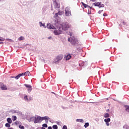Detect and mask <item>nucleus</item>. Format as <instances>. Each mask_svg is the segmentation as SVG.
<instances>
[{
	"label": "nucleus",
	"instance_id": "f257e3e1",
	"mask_svg": "<svg viewBox=\"0 0 129 129\" xmlns=\"http://www.w3.org/2000/svg\"><path fill=\"white\" fill-rule=\"evenodd\" d=\"M69 42H70L72 45H76L78 44V40L74 37H72L68 38Z\"/></svg>",
	"mask_w": 129,
	"mask_h": 129
},
{
	"label": "nucleus",
	"instance_id": "f03ea898",
	"mask_svg": "<svg viewBox=\"0 0 129 129\" xmlns=\"http://www.w3.org/2000/svg\"><path fill=\"white\" fill-rule=\"evenodd\" d=\"M71 26L67 23H63L62 25V29L63 31H67L70 28Z\"/></svg>",
	"mask_w": 129,
	"mask_h": 129
},
{
	"label": "nucleus",
	"instance_id": "7ed1b4c3",
	"mask_svg": "<svg viewBox=\"0 0 129 129\" xmlns=\"http://www.w3.org/2000/svg\"><path fill=\"white\" fill-rule=\"evenodd\" d=\"M93 6L95 7H99V8H104V5L101 4V2H95L93 4Z\"/></svg>",
	"mask_w": 129,
	"mask_h": 129
},
{
	"label": "nucleus",
	"instance_id": "20e7f679",
	"mask_svg": "<svg viewBox=\"0 0 129 129\" xmlns=\"http://www.w3.org/2000/svg\"><path fill=\"white\" fill-rule=\"evenodd\" d=\"M42 122V117L38 116L34 120V123Z\"/></svg>",
	"mask_w": 129,
	"mask_h": 129
},
{
	"label": "nucleus",
	"instance_id": "39448f33",
	"mask_svg": "<svg viewBox=\"0 0 129 129\" xmlns=\"http://www.w3.org/2000/svg\"><path fill=\"white\" fill-rule=\"evenodd\" d=\"M0 88H1L2 90H8V87L3 83H0Z\"/></svg>",
	"mask_w": 129,
	"mask_h": 129
},
{
	"label": "nucleus",
	"instance_id": "423d86ee",
	"mask_svg": "<svg viewBox=\"0 0 129 129\" xmlns=\"http://www.w3.org/2000/svg\"><path fill=\"white\" fill-rule=\"evenodd\" d=\"M66 12V16L67 17H69V16H71V12H70V10L68 8H66L65 9Z\"/></svg>",
	"mask_w": 129,
	"mask_h": 129
},
{
	"label": "nucleus",
	"instance_id": "0eeeda50",
	"mask_svg": "<svg viewBox=\"0 0 129 129\" xmlns=\"http://www.w3.org/2000/svg\"><path fill=\"white\" fill-rule=\"evenodd\" d=\"M25 86L28 88V92H31V91H32V86L31 85L25 84Z\"/></svg>",
	"mask_w": 129,
	"mask_h": 129
},
{
	"label": "nucleus",
	"instance_id": "6e6552de",
	"mask_svg": "<svg viewBox=\"0 0 129 129\" xmlns=\"http://www.w3.org/2000/svg\"><path fill=\"white\" fill-rule=\"evenodd\" d=\"M53 33L56 35H60V34H62V30H54Z\"/></svg>",
	"mask_w": 129,
	"mask_h": 129
},
{
	"label": "nucleus",
	"instance_id": "1a4fd4ad",
	"mask_svg": "<svg viewBox=\"0 0 129 129\" xmlns=\"http://www.w3.org/2000/svg\"><path fill=\"white\" fill-rule=\"evenodd\" d=\"M22 76H25L24 73H23L22 74H20L18 76L15 77V79H16V80H18V79H19V78H20V77H21Z\"/></svg>",
	"mask_w": 129,
	"mask_h": 129
},
{
	"label": "nucleus",
	"instance_id": "9d476101",
	"mask_svg": "<svg viewBox=\"0 0 129 129\" xmlns=\"http://www.w3.org/2000/svg\"><path fill=\"white\" fill-rule=\"evenodd\" d=\"M46 27L47 29H52L53 30H55V27H54V26L52 25H51L50 24H47Z\"/></svg>",
	"mask_w": 129,
	"mask_h": 129
},
{
	"label": "nucleus",
	"instance_id": "9b49d317",
	"mask_svg": "<svg viewBox=\"0 0 129 129\" xmlns=\"http://www.w3.org/2000/svg\"><path fill=\"white\" fill-rule=\"evenodd\" d=\"M42 120H49L50 118L47 116L41 117Z\"/></svg>",
	"mask_w": 129,
	"mask_h": 129
},
{
	"label": "nucleus",
	"instance_id": "f8f14e48",
	"mask_svg": "<svg viewBox=\"0 0 129 129\" xmlns=\"http://www.w3.org/2000/svg\"><path fill=\"white\" fill-rule=\"evenodd\" d=\"M71 55L70 54H68L67 55L65 56V58L66 60H70V59H71Z\"/></svg>",
	"mask_w": 129,
	"mask_h": 129
},
{
	"label": "nucleus",
	"instance_id": "ddd939ff",
	"mask_svg": "<svg viewBox=\"0 0 129 129\" xmlns=\"http://www.w3.org/2000/svg\"><path fill=\"white\" fill-rule=\"evenodd\" d=\"M62 16L63 15V12L58 11L57 13H55V17H58V16Z\"/></svg>",
	"mask_w": 129,
	"mask_h": 129
},
{
	"label": "nucleus",
	"instance_id": "4468645a",
	"mask_svg": "<svg viewBox=\"0 0 129 129\" xmlns=\"http://www.w3.org/2000/svg\"><path fill=\"white\" fill-rule=\"evenodd\" d=\"M24 99L25 100H26V101H30V100H31L32 99V98L30 97L29 98V99L28 98V96L27 95H26L25 97H24Z\"/></svg>",
	"mask_w": 129,
	"mask_h": 129
},
{
	"label": "nucleus",
	"instance_id": "2eb2a0df",
	"mask_svg": "<svg viewBox=\"0 0 129 129\" xmlns=\"http://www.w3.org/2000/svg\"><path fill=\"white\" fill-rule=\"evenodd\" d=\"M56 59L58 60V61H59L60 60H62V59H63V56L59 55V56H57Z\"/></svg>",
	"mask_w": 129,
	"mask_h": 129
},
{
	"label": "nucleus",
	"instance_id": "dca6fc26",
	"mask_svg": "<svg viewBox=\"0 0 129 129\" xmlns=\"http://www.w3.org/2000/svg\"><path fill=\"white\" fill-rule=\"evenodd\" d=\"M54 5L56 6V8L59 10V8H60V4L57 3V2H54Z\"/></svg>",
	"mask_w": 129,
	"mask_h": 129
},
{
	"label": "nucleus",
	"instance_id": "f3484780",
	"mask_svg": "<svg viewBox=\"0 0 129 129\" xmlns=\"http://www.w3.org/2000/svg\"><path fill=\"white\" fill-rule=\"evenodd\" d=\"M124 107L125 108L126 111H127V112H129V106L125 105Z\"/></svg>",
	"mask_w": 129,
	"mask_h": 129
},
{
	"label": "nucleus",
	"instance_id": "a211bd4d",
	"mask_svg": "<svg viewBox=\"0 0 129 129\" xmlns=\"http://www.w3.org/2000/svg\"><path fill=\"white\" fill-rule=\"evenodd\" d=\"M81 4H82V5L83 6V7L84 8H88V5L84 4V3H83V2H82Z\"/></svg>",
	"mask_w": 129,
	"mask_h": 129
},
{
	"label": "nucleus",
	"instance_id": "6ab92c4d",
	"mask_svg": "<svg viewBox=\"0 0 129 129\" xmlns=\"http://www.w3.org/2000/svg\"><path fill=\"white\" fill-rule=\"evenodd\" d=\"M19 41H23V40H25V37L23 36H21L18 38Z\"/></svg>",
	"mask_w": 129,
	"mask_h": 129
},
{
	"label": "nucleus",
	"instance_id": "aec40b11",
	"mask_svg": "<svg viewBox=\"0 0 129 129\" xmlns=\"http://www.w3.org/2000/svg\"><path fill=\"white\" fill-rule=\"evenodd\" d=\"M29 75H30V72L28 71L24 73V76H29Z\"/></svg>",
	"mask_w": 129,
	"mask_h": 129
},
{
	"label": "nucleus",
	"instance_id": "412c9836",
	"mask_svg": "<svg viewBox=\"0 0 129 129\" xmlns=\"http://www.w3.org/2000/svg\"><path fill=\"white\" fill-rule=\"evenodd\" d=\"M104 121L106 123L109 122V121H110V119L109 118H108L107 119H105Z\"/></svg>",
	"mask_w": 129,
	"mask_h": 129
},
{
	"label": "nucleus",
	"instance_id": "4be33fe9",
	"mask_svg": "<svg viewBox=\"0 0 129 129\" xmlns=\"http://www.w3.org/2000/svg\"><path fill=\"white\" fill-rule=\"evenodd\" d=\"M7 121H8V122H9V123H12V119H11V118H8Z\"/></svg>",
	"mask_w": 129,
	"mask_h": 129
},
{
	"label": "nucleus",
	"instance_id": "5701e85b",
	"mask_svg": "<svg viewBox=\"0 0 129 129\" xmlns=\"http://www.w3.org/2000/svg\"><path fill=\"white\" fill-rule=\"evenodd\" d=\"M104 117L105 118H107V117H109V114H108V113H106L104 114Z\"/></svg>",
	"mask_w": 129,
	"mask_h": 129
},
{
	"label": "nucleus",
	"instance_id": "b1692460",
	"mask_svg": "<svg viewBox=\"0 0 129 129\" xmlns=\"http://www.w3.org/2000/svg\"><path fill=\"white\" fill-rule=\"evenodd\" d=\"M77 121L78 122H83V119H77Z\"/></svg>",
	"mask_w": 129,
	"mask_h": 129
},
{
	"label": "nucleus",
	"instance_id": "393cba45",
	"mask_svg": "<svg viewBox=\"0 0 129 129\" xmlns=\"http://www.w3.org/2000/svg\"><path fill=\"white\" fill-rule=\"evenodd\" d=\"M12 120H13V121H15V120H17V116H13Z\"/></svg>",
	"mask_w": 129,
	"mask_h": 129
},
{
	"label": "nucleus",
	"instance_id": "a878e982",
	"mask_svg": "<svg viewBox=\"0 0 129 129\" xmlns=\"http://www.w3.org/2000/svg\"><path fill=\"white\" fill-rule=\"evenodd\" d=\"M39 25L40 27H45V28H46V27L45 26V24H42V23L41 22H39Z\"/></svg>",
	"mask_w": 129,
	"mask_h": 129
},
{
	"label": "nucleus",
	"instance_id": "bb28decb",
	"mask_svg": "<svg viewBox=\"0 0 129 129\" xmlns=\"http://www.w3.org/2000/svg\"><path fill=\"white\" fill-rule=\"evenodd\" d=\"M5 126H6L7 127H11V124H10V123H6L5 124Z\"/></svg>",
	"mask_w": 129,
	"mask_h": 129
},
{
	"label": "nucleus",
	"instance_id": "cd10ccee",
	"mask_svg": "<svg viewBox=\"0 0 129 129\" xmlns=\"http://www.w3.org/2000/svg\"><path fill=\"white\" fill-rule=\"evenodd\" d=\"M84 126L86 128L88 127V126H89V123H88V122L85 123Z\"/></svg>",
	"mask_w": 129,
	"mask_h": 129
},
{
	"label": "nucleus",
	"instance_id": "c85d7f7f",
	"mask_svg": "<svg viewBox=\"0 0 129 129\" xmlns=\"http://www.w3.org/2000/svg\"><path fill=\"white\" fill-rule=\"evenodd\" d=\"M52 128H53V129H58V126L57 125H53L52 126Z\"/></svg>",
	"mask_w": 129,
	"mask_h": 129
},
{
	"label": "nucleus",
	"instance_id": "c756f323",
	"mask_svg": "<svg viewBox=\"0 0 129 129\" xmlns=\"http://www.w3.org/2000/svg\"><path fill=\"white\" fill-rule=\"evenodd\" d=\"M19 128H21V129H25V126H22V125H20L19 126Z\"/></svg>",
	"mask_w": 129,
	"mask_h": 129
},
{
	"label": "nucleus",
	"instance_id": "7c9ffc66",
	"mask_svg": "<svg viewBox=\"0 0 129 129\" xmlns=\"http://www.w3.org/2000/svg\"><path fill=\"white\" fill-rule=\"evenodd\" d=\"M42 126L43 127H48V125L46 123L43 124Z\"/></svg>",
	"mask_w": 129,
	"mask_h": 129
},
{
	"label": "nucleus",
	"instance_id": "2f4dec72",
	"mask_svg": "<svg viewBox=\"0 0 129 129\" xmlns=\"http://www.w3.org/2000/svg\"><path fill=\"white\" fill-rule=\"evenodd\" d=\"M62 129H67V126L64 125L62 127Z\"/></svg>",
	"mask_w": 129,
	"mask_h": 129
},
{
	"label": "nucleus",
	"instance_id": "473e14b6",
	"mask_svg": "<svg viewBox=\"0 0 129 129\" xmlns=\"http://www.w3.org/2000/svg\"><path fill=\"white\" fill-rule=\"evenodd\" d=\"M0 41H5V39L3 37H0Z\"/></svg>",
	"mask_w": 129,
	"mask_h": 129
},
{
	"label": "nucleus",
	"instance_id": "72a5a7b5",
	"mask_svg": "<svg viewBox=\"0 0 129 129\" xmlns=\"http://www.w3.org/2000/svg\"><path fill=\"white\" fill-rule=\"evenodd\" d=\"M103 16L104 17H107V14H106V13H104Z\"/></svg>",
	"mask_w": 129,
	"mask_h": 129
},
{
	"label": "nucleus",
	"instance_id": "f704fd0d",
	"mask_svg": "<svg viewBox=\"0 0 129 129\" xmlns=\"http://www.w3.org/2000/svg\"><path fill=\"white\" fill-rule=\"evenodd\" d=\"M122 24H123V25H126V22H124V21H123V22H122Z\"/></svg>",
	"mask_w": 129,
	"mask_h": 129
},
{
	"label": "nucleus",
	"instance_id": "c9c22d12",
	"mask_svg": "<svg viewBox=\"0 0 129 129\" xmlns=\"http://www.w3.org/2000/svg\"><path fill=\"white\" fill-rule=\"evenodd\" d=\"M88 8H89L90 10L92 9V7L88 6Z\"/></svg>",
	"mask_w": 129,
	"mask_h": 129
},
{
	"label": "nucleus",
	"instance_id": "e433bc0d",
	"mask_svg": "<svg viewBox=\"0 0 129 129\" xmlns=\"http://www.w3.org/2000/svg\"><path fill=\"white\" fill-rule=\"evenodd\" d=\"M7 40H8V41H9V42H12V41H13V40H12V39H7Z\"/></svg>",
	"mask_w": 129,
	"mask_h": 129
},
{
	"label": "nucleus",
	"instance_id": "4c0bfd02",
	"mask_svg": "<svg viewBox=\"0 0 129 129\" xmlns=\"http://www.w3.org/2000/svg\"><path fill=\"white\" fill-rule=\"evenodd\" d=\"M102 11H99V12H98V13H99V14H101V12H102Z\"/></svg>",
	"mask_w": 129,
	"mask_h": 129
},
{
	"label": "nucleus",
	"instance_id": "58836bf2",
	"mask_svg": "<svg viewBox=\"0 0 129 129\" xmlns=\"http://www.w3.org/2000/svg\"><path fill=\"white\" fill-rule=\"evenodd\" d=\"M10 78H16V77L11 76V77H10Z\"/></svg>",
	"mask_w": 129,
	"mask_h": 129
},
{
	"label": "nucleus",
	"instance_id": "ea45409f",
	"mask_svg": "<svg viewBox=\"0 0 129 129\" xmlns=\"http://www.w3.org/2000/svg\"><path fill=\"white\" fill-rule=\"evenodd\" d=\"M106 125H107V126H108V125H109V124L108 123V122H107V123H106Z\"/></svg>",
	"mask_w": 129,
	"mask_h": 129
},
{
	"label": "nucleus",
	"instance_id": "a19ab883",
	"mask_svg": "<svg viewBox=\"0 0 129 129\" xmlns=\"http://www.w3.org/2000/svg\"><path fill=\"white\" fill-rule=\"evenodd\" d=\"M48 129H52V127L49 126V127H48Z\"/></svg>",
	"mask_w": 129,
	"mask_h": 129
},
{
	"label": "nucleus",
	"instance_id": "79ce46f5",
	"mask_svg": "<svg viewBox=\"0 0 129 129\" xmlns=\"http://www.w3.org/2000/svg\"><path fill=\"white\" fill-rule=\"evenodd\" d=\"M92 2H96V0H90Z\"/></svg>",
	"mask_w": 129,
	"mask_h": 129
},
{
	"label": "nucleus",
	"instance_id": "37998d69",
	"mask_svg": "<svg viewBox=\"0 0 129 129\" xmlns=\"http://www.w3.org/2000/svg\"><path fill=\"white\" fill-rule=\"evenodd\" d=\"M15 123H16L17 124H18V121H16L15 122Z\"/></svg>",
	"mask_w": 129,
	"mask_h": 129
},
{
	"label": "nucleus",
	"instance_id": "c03bdc74",
	"mask_svg": "<svg viewBox=\"0 0 129 129\" xmlns=\"http://www.w3.org/2000/svg\"><path fill=\"white\" fill-rule=\"evenodd\" d=\"M70 35L72 36V33H70Z\"/></svg>",
	"mask_w": 129,
	"mask_h": 129
},
{
	"label": "nucleus",
	"instance_id": "a18cd8bd",
	"mask_svg": "<svg viewBox=\"0 0 129 129\" xmlns=\"http://www.w3.org/2000/svg\"><path fill=\"white\" fill-rule=\"evenodd\" d=\"M41 129H46V128H45L44 127H42L41 128Z\"/></svg>",
	"mask_w": 129,
	"mask_h": 129
},
{
	"label": "nucleus",
	"instance_id": "49530a36",
	"mask_svg": "<svg viewBox=\"0 0 129 129\" xmlns=\"http://www.w3.org/2000/svg\"><path fill=\"white\" fill-rule=\"evenodd\" d=\"M53 2H56V0H52Z\"/></svg>",
	"mask_w": 129,
	"mask_h": 129
},
{
	"label": "nucleus",
	"instance_id": "de8ad7c7",
	"mask_svg": "<svg viewBox=\"0 0 129 129\" xmlns=\"http://www.w3.org/2000/svg\"><path fill=\"white\" fill-rule=\"evenodd\" d=\"M107 111H109V109H107Z\"/></svg>",
	"mask_w": 129,
	"mask_h": 129
},
{
	"label": "nucleus",
	"instance_id": "09e8293b",
	"mask_svg": "<svg viewBox=\"0 0 129 129\" xmlns=\"http://www.w3.org/2000/svg\"><path fill=\"white\" fill-rule=\"evenodd\" d=\"M0 44H3V42H0Z\"/></svg>",
	"mask_w": 129,
	"mask_h": 129
},
{
	"label": "nucleus",
	"instance_id": "8fccbe9b",
	"mask_svg": "<svg viewBox=\"0 0 129 129\" xmlns=\"http://www.w3.org/2000/svg\"><path fill=\"white\" fill-rule=\"evenodd\" d=\"M51 37L48 38V39H50Z\"/></svg>",
	"mask_w": 129,
	"mask_h": 129
}]
</instances>
